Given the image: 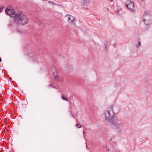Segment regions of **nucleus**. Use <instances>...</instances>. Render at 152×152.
<instances>
[{
  "mask_svg": "<svg viewBox=\"0 0 152 152\" xmlns=\"http://www.w3.org/2000/svg\"><path fill=\"white\" fill-rule=\"evenodd\" d=\"M5 12L7 15L12 18L14 23L18 26L19 24L23 26L28 23V18L25 15L22 13L15 14L14 10L10 8V7H7L5 9Z\"/></svg>",
  "mask_w": 152,
  "mask_h": 152,
  "instance_id": "nucleus-2",
  "label": "nucleus"
},
{
  "mask_svg": "<svg viewBox=\"0 0 152 152\" xmlns=\"http://www.w3.org/2000/svg\"><path fill=\"white\" fill-rule=\"evenodd\" d=\"M113 0H110V1L111 2H113Z\"/></svg>",
  "mask_w": 152,
  "mask_h": 152,
  "instance_id": "nucleus-16",
  "label": "nucleus"
},
{
  "mask_svg": "<svg viewBox=\"0 0 152 152\" xmlns=\"http://www.w3.org/2000/svg\"><path fill=\"white\" fill-rule=\"evenodd\" d=\"M16 32L20 34H22L25 33V31L21 30L18 28H16Z\"/></svg>",
  "mask_w": 152,
  "mask_h": 152,
  "instance_id": "nucleus-7",
  "label": "nucleus"
},
{
  "mask_svg": "<svg viewBox=\"0 0 152 152\" xmlns=\"http://www.w3.org/2000/svg\"><path fill=\"white\" fill-rule=\"evenodd\" d=\"M73 116V118H75V117H74L73 116Z\"/></svg>",
  "mask_w": 152,
  "mask_h": 152,
  "instance_id": "nucleus-18",
  "label": "nucleus"
},
{
  "mask_svg": "<svg viewBox=\"0 0 152 152\" xmlns=\"http://www.w3.org/2000/svg\"><path fill=\"white\" fill-rule=\"evenodd\" d=\"M61 99L64 100L68 101V99H66L65 97L64 96V95H62L61 96Z\"/></svg>",
  "mask_w": 152,
  "mask_h": 152,
  "instance_id": "nucleus-10",
  "label": "nucleus"
},
{
  "mask_svg": "<svg viewBox=\"0 0 152 152\" xmlns=\"http://www.w3.org/2000/svg\"><path fill=\"white\" fill-rule=\"evenodd\" d=\"M49 3H52V4L53 5H57L56 4H55V3L52 2H49Z\"/></svg>",
  "mask_w": 152,
  "mask_h": 152,
  "instance_id": "nucleus-14",
  "label": "nucleus"
},
{
  "mask_svg": "<svg viewBox=\"0 0 152 152\" xmlns=\"http://www.w3.org/2000/svg\"><path fill=\"white\" fill-rule=\"evenodd\" d=\"M89 0H82L83 1V2H82V4L83 5H84L85 4L87 3L88 2Z\"/></svg>",
  "mask_w": 152,
  "mask_h": 152,
  "instance_id": "nucleus-9",
  "label": "nucleus"
},
{
  "mask_svg": "<svg viewBox=\"0 0 152 152\" xmlns=\"http://www.w3.org/2000/svg\"><path fill=\"white\" fill-rule=\"evenodd\" d=\"M142 20L144 23L147 26L152 23V16L151 15L150 12L146 11L145 12Z\"/></svg>",
  "mask_w": 152,
  "mask_h": 152,
  "instance_id": "nucleus-3",
  "label": "nucleus"
},
{
  "mask_svg": "<svg viewBox=\"0 0 152 152\" xmlns=\"http://www.w3.org/2000/svg\"><path fill=\"white\" fill-rule=\"evenodd\" d=\"M104 115L105 121L113 127L118 132L122 131V124L121 121L116 118L114 111L113 107L111 106L104 111Z\"/></svg>",
  "mask_w": 152,
  "mask_h": 152,
  "instance_id": "nucleus-1",
  "label": "nucleus"
},
{
  "mask_svg": "<svg viewBox=\"0 0 152 152\" xmlns=\"http://www.w3.org/2000/svg\"><path fill=\"white\" fill-rule=\"evenodd\" d=\"M83 134L84 135V134H85V132H84V131H83Z\"/></svg>",
  "mask_w": 152,
  "mask_h": 152,
  "instance_id": "nucleus-17",
  "label": "nucleus"
},
{
  "mask_svg": "<svg viewBox=\"0 0 152 152\" xmlns=\"http://www.w3.org/2000/svg\"><path fill=\"white\" fill-rule=\"evenodd\" d=\"M108 44V42L107 41H105L104 43V49L105 50H106L107 49Z\"/></svg>",
  "mask_w": 152,
  "mask_h": 152,
  "instance_id": "nucleus-8",
  "label": "nucleus"
},
{
  "mask_svg": "<svg viewBox=\"0 0 152 152\" xmlns=\"http://www.w3.org/2000/svg\"><path fill=\"white\" fill-rule=\"evenodd\" d=\"M49 86L51 87H52L53 88H56V87H54V86H52V84H50L49 85Z\"/></svg>",
  "mask_w": 152,
  "mask_h": 152,
  "instance_id": "nucleus-15",
  "label": "nucleus"
},
{
  "mask_svg": "<svg viewBox=\"0 0 152 152\" xmlns=\"http://www.w3.org/2000/svg\"><path fill=\"white\" fill-rule=\"evenodd\" d=\"M126 7L129 9L130 11L132 12H135V10L133 9L134 7V4L133 2L127 0L126 2Z\"/></svg>",
  "mask_w": 152,
  "mask_h": 152,
  "instance_id": "nucleus-4",
  "label": "nucleus"
},
{
  "mask_svg": "<svg viewBox=\"0 0 152 152\" xmlns=\"http://www.w3.org/2000/svg\"><path fill=\"white\" fill-rule=\"evenodd\" d=\"M114 143H115V144H116V142H115Z\"/></svg>",
  "mask_w": 152,
  "mask_h": 152,
  "instance_id": "nucleus-19",
  "label": "nucleus"
},
{
  "mask_svg": "<svg viewBox=\"0 0 152 152\" xmlns=\"http://www.w3.org/2000/svg\"><path fill=\"white\" fill-rule=\"evenodd\" d=\"M140 45H141V42L140 41H139L138 42V44L136 46L137 48H138L139 47V46Z\"/></svg>",
  "mask_w": 152,
  "mask_h": 152,
  "instance_id": "nucleus-12",
  "label": "nucleus"
},
{
  "mask_svg": "<svg viewBox=\"0 0 152 152\" xmlns=\"http://www.w3.org/2000/svg\"><path fill=\"white\" fill-rule=\"evenodd\" d=\"M68 19V21L69 23H72L74 21V18L72 15H67L66 16Z\"/></svg>",
  "mask_w": 152,
  "mask_h": 152,
  "instance_id": "nucleus-6",
  "label": "nucleus"
},
{
  "mask_svg": "<svg viewBox=\"0 0 152 152\" xmlns=\"http://www.w3.org/2000/svg\"><path fill=\"white\" fill-rule=\"evenodd\" d=\"M4 7L3 6H0V12H1Z\"/></svg>",
  "mask_w": 152,
  "mask_h": 152,
  "instance_id": "nucleus-13",
  "label": "nucleus"
},
{
  "mask_svg": "<svg viewBox=\"0 0 152 152\" xmlns=\"http://www.w3.org/2000/svg\"><path fill=\"white\" fill-rule=\"evenodd\" d=\"M76 126L78 128H80L81 127V126L79 124H76Z\"/></svg>",
  "mask_w": 152,
  "mask_h": 152,
  "instance_id": "nucleus-11",
  "label": "nucleus"
},
{
  "mask_svg": "<svg viewBox=\"0 0 152 152\" xmlns=\"http://www.w3.org/2000/svg\"><path fill=\"white\" fill-rule=\"evenodd\" d=\"M52 69L53 72V75L54 77V79L56 81H57L58 80V76L56 69L55 67H53Z\"/></svg>",
  "mask_w": 152,
  "mask_h": 152,
  "instance_id": "nucleus-5",
  "label": "nucleus"
}]
</instances>
